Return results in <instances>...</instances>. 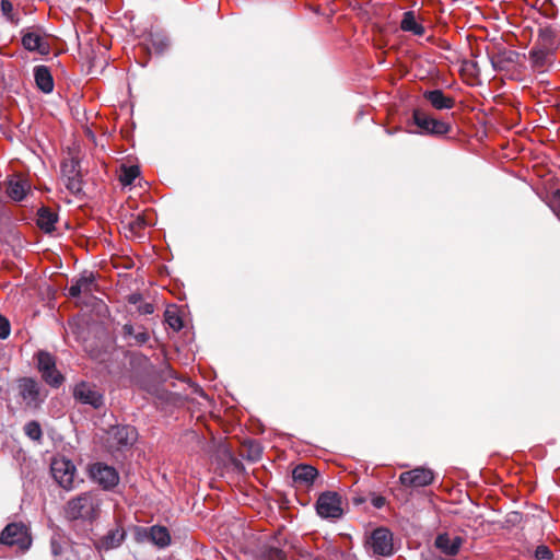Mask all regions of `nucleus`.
<instances>
[{
	"label": "nucleus",
	"instance_id": "f257e3e1",
	"mask_svg": "<svg viewBox=\"0 0 560 560\" xmlns=\"http://www.w3.org/2000/svg\"><path fill=\"white\" fill-rule=\"evenodd\" d=\"M101 499L94 492H84L68 501L65 508L67 518L92 522L98 515Z\"/></svg>",
	"mask_w": 560,
	"mask_h": 560
},
{
	"label": "nucleus",
	"instance_id": "f03ea898",
	"mask_svg": "<svg viewBox=\"0 0 560 560\" xmlns=\"http://www.w3.org/2000/svg\"><path fill=\"white\" fill-rule=\"evenodd\" d=\"M153 222L152 213L148 211L121 214V229L127 237H140L142 231Z\"/></svg>",
	"mask_w": 560,
	"mask_h": 560
},
{
	"label": "nucleus",
	"instance_id": "7ed1b4c3",
	"mask_svg": "<svg viewBox=\"0 0 560 560\" xmlns=\"http://www.w3.org/2000/svg\"><path fill=\"white\" fill-rule=\"evenodd\" d=\"M0 542L7 546H16L26 550L31 546V537L27 527L23 523L8 524L0 535Z\"/></svg>",
	"mask_w": 560,
	"mask_h": 560
},
{
	"label": "nucleus",
	"instance_id": "20e7f679",
	"mask_svg": "<svg viewBox=\"0 0 560 560\" xmlns=\"http://www.w3.org/2000/svg\"><path fill=\"white\" fill-rule=\"evenodd\" d=\"M18 395L20 402L27 409H37L43 402L38 383L28 377L19 380Z\"/></svg>",
	"mask_w": 560,
	"mask_h": 560
},
{
	"label": "nucleus",
	"instance_id": "39448f33",
	"mask_svg": "<svg viewBox=\"0 0 560 560\" xmlns=\"http://www.w3.org/2000/svg\"><path fill=\"white\" fill-rule=\"evenodd\" d=\"M61 179L70 194L78 196L82 191L79 161L70 158L61 163Z\"/></svg>",
	"mask_w": 560,
	"mask_h": 560
},
{
	"label": "nucleus",
	"instance_id": "423d86ee",
	"mask_svg": "<svg viewBox=\"0 0 560 560\" xmlns=\"http://www.w3.org/2000/svg\"><path fill=\"white\" fill-rule=\"evenodd\" d=\"M22 45L31 52L46 56L50 52V45L44 34L38 27H27L22 30Z\"/></svg>",
	"mask_w": 560,
	"mask_h": 560
},
{
	"label": "nucleus",
	"instance_id": "0eeeda50",
	"mask_svg": "<svg viewBox=\"0 0 560 560\" xmlns=\"http://www.w3.org/2000/svg\"><path fill=\"white\" fill-rule=\"evenodd\" d=\"M316 511L323 518H340L343 510L341 497L336 492H324L316 502Z\"/></svg>",
	"mask_w": 560,
	"mask_h": 560
},
{
	"label": "nucleus",
	"instance_id": "6e6552de",
	"mask_svg": "<svg viewBox=\"0 0 560 560\" xmlns=\"http://www.w3.org/2000/svg\"><path fill=\"white\" fill-rule=\"evenodd\" d=\"M4 192L8 198L15 202L21 203L27 199L32 194V185L30 180L21 175L10 176L5 183Z\"/></svg>",
	"mask_w": 560,
	"mask_h": 560
},
{
	"label": "nucleus",
	"instance_id": "1a4fd4ad",
	"mask_svg": "<svg viewBox=\"0 0 560 560\" xmlns=\"http://www.w3.org/2000/svg\"><path fill=\"white\" fill-rule=\"evenodd\" d=\"M38 370L44 381L52 387H58L63 382V376L57 371L54 357L45 351L37 354Z\"/></svg>",
	"mask_w": 560,
	"mask_h": 560
},
{
	"label": "nucleus",
	"instance_id": "9d476101",
	"mask_svg": "<svg viewBox=\"0 0 560 560\" xmlns=\"http://www.w3.org/2000/svg\"><path fill=\"white\" fill-rule=\"evenodd\" d=\"M90 476L104 490H110L119 482V475L116 469L103 463L93 464L90 467Z\"/></svg>",
	"mask_w": 560,
	"mask_h": 560
},
{
	"label": "nucleus",
	"instance_id": "9b49d317",
	"mask_svg": "<svg viewBox=\"0 0 560 560\" xmlns=\"http://www.w3.org/2000/svg\"><path fill=\"white\" fill-rule=\"evenodd\" d=\"M412 118L422 133L441 136L447 133L451 129L448 124L435 119L420 109L413 110Z\"/></svg>",
	"mask_w": 560,
	"mask_h": 560
},
{
	"label": "nucleus",
	"instance_id": "f8f14e48",
	"mask_svg": "<svg viewBox=\"0 0 560 560\" xmlns=\"http://www.w3.org/2000/svg\"><path fill=\"white\" fill-rule=\"evenodd\" d=\"M51 475L63 489H71L74 481L75 467L66 458H57L51 463Z\"/></svg>",
	"mask_w": 560,
	"mask_h": 560
},
{
	"label": "nucleus",
	"instance_id": "ddd939ff",
	"mask_svg": "<svg viewBox=\"0 0 560 560\" xmlns=\"http://www.w3.org/2000/svg\"><path fill=\"white\" fill-rule=\"evenodd\" d=\"M73 397L81 404L90 405L95 409L104 405V397L102 393L95 385L86 382H81L75 385L73 388Z\"/></svg>",
	"mask_w": 560,
	"mask_h": 560
},
{
	"label": "nucleus",
	"instance_id": "4468645a",
	"mask_svg": "<svg viewBox=\"0 0 560 560\" xmlns=\"http://www.w3.org/2000/svg\"><path fill=\"white\" fill-rule=\"evenodd\" d=\"M368 545L374 553L389 556L394 549L393 535L387 528L378 527L372 532Z\"/></svg>",
	"mask_w": 560,
	"mask_h": 560
},
{
	"label": "nucleus",
	"instance_id": "2eb2a0df",
	"mask_svg": "<svg viewBox=\"0 0 560 560\" xmlns=\"http://www.w3.org/2000/svg\"><path fill=\"white\" fill-rule=\"evenodd\" d=\"M120 337L129 347H141L150 340L148 329L140 324H132L131 322L122 325Z\"/></svg>",
	"mask_w": 560,
	"mask_h": 560
},
{
	"label": "nucleus",
	"instance_id": "dca6fc26",
	"mask_svg": "<svg viewBox=\"0 0 560 560\" xmlns=\"http://www.w3.org/2000/svg\"><path fill=\"white\" fill-rule=\"evenodd\" d=\"M110 446L116 448L132 445L137 440V431L130 425H116L108 432Z\"/></svg>",
	"mask_w": 560,
	"mask_h": 560
},
{
	"label": "nucleus",
	"instance_id": "f3484780",
	"mask_svg": "<svg viewBox=\"0 0 560 560\" xmlns=\"http://www.w3.org/2000/svg\"><path fill=\"white\" fill-rule=\"evenodd\" d=\"M434 479L433 471L427 468L418 467L409 471H405L399 476V480L404 486L425 487Z\"/></svg>",
	"mask_w": 560,
	"mask_h": 560
},
{
	"label": "nucleus",
	"instance_id": "a211bd4d",
	"mask_svg": "<svg viewBox=\"0 0 560 560\" xmlns=\"http://www.w3.org/2000/svg\"><path fill=\"white\" fill-rule=\"evenodd\" d=\"M464 540L460 536H451L447 533L436 536L434 545L443 553L447 556H456Z\"/></svg>",
	"mask_w": 560,
	"mask_h": 560
},
{
	"label": "nucleus",
	"instance_id": "6ab92c4d",
	"mask_svg": "<svg viewBox=\"0 0 560 560\" xmlns=\"http://www.w3.org/2000/svg\"><path fill=\"white\" fill-rule=\"evenodd\" d=\"M423 97L438 110L452 109L455 106L454 97L446 95L440 89L425 91Z\"/></svg>",
	"mask_w": 560,
	"mask_h": 560
},
{
	"label": "nucleus",
	"instance_id": "aec40b11",
	"mask_svg": "<svg viewBox=\"0 0 560 560\" xmlns=\"http://www.w3.org/2000/svg\"><path fill=\"white\" fill-rule=\"evenodd\" d=\"M96 290L95 277L92 272L83 275L69 288V295L79 298L81 294L92 295Z\"/></svg>",
	"mask_w": 560,
	"mask_h": 560
},
{
	"label": "nucleus",
	"instance_id": "412c9836",
	"mask_svg": "<svg viewBox=\"0 0 560 560\" xmlns=\"http://www.w3.org/2000/svg\"><path fill=\"white\" fill-rule=\"evenodd\" d=\"M34 79L36 86L45 94H49L54 91V79L51 72L46 66H36L34 68Z\"/></svg>",
	"mask_w": 560,
	"mask_h": 560
},
{
	"label": "nucleus",
	"instance_id": "4be33fe9",
	"mask_svg": "<svg viewBox=\"0 0 560 560\" xmlns=\"http://www.w3.org/2000/svg\"><path fill=\"white\" fill-rule=\"evenodd\" d=\"M400 30L416 36H422L425 33L422 20L418 19L413 11H406L402 14Z\"/></svg>",
	"mask_w": 560,
	"mask_h": 560
},
{
	"label": "nucleus",
	"instance_id": "5701e85b",
	"mask_svg": "<svg viewBox=\"0 0 560 560\" xmlns=\"http://www.w3.org/2000/svg\"><path fill=\"white\" fill-rule=\"evenodd\" d=\"M317 476V470L311 465H299L292 471L293 481L300 487L313 485Z\"/></svg>",
	"mask_w": 560,
	"mask_h": 560
},
{
	"label": "nucleus",
	"instance_id": "b1692460",
	"mask_svg": "<svg viewBox=\"0 0 560 560\" xmlns=\"http://www.w3.org/2000/svg\"><path fill=\"white\" fill-rule=\"evenodd\" d=\"M149 52L163 54L170 46L168 37L162 32L150 33L145 39Z\"/></svg>",
	"mask_w": 560,
	"mask_h": 560
},
{
	"label": "nucleus",
	"instance_id": "393cba45",
	"mask_svg": "<svg viewBox=\"0 0 560 560\" xmlns=\"http://www.w3.org/2000/svg\"><path fill=\"white\" fill-rule=\"evenodd\" d=\"M58 215L47 207H42L37 211V225L45 233H51L55 230Z\"/></svg>",
	"mask_w": 560,
	"mask_h": 560
},
{
	"label": "nucleus",
	"instance_id": "a878e982",
	"mask_svg": "<svg viewBox=\"0 0 560 560\" xmlns=\"http://www.w3.org/2000/svg\"><path fill=\"white\" fill-rule=\"evenodd\" d=\"M517 52L512 50H504L491 57L490 61L493 70L504 71L508 69L509 63L516 61Z\"/></svg>",
	"mask_w": 560,
	"mask_h": 560
},
{
	"label": "nucleus",
	"instance_id": "bb28decb",
	"mask_svg": "<svg viewBox=\"0 0 560 560\" xmlns=\"http://www.w3.org/2000/svg\"><path fill=\"white\" fill-rule=\"evenodd\" d=\"M125 538V532L120 528L109 530L100 541L98 547L104 550H109L120 546Z\"/></svg>",
	"mask_w": 560,
	"mask_h": 560
},
{
	"label": "nucleus",
	"instance_id": "cd10ccee",
	"mask_svg": "<svg viewBox=\"0 0 560 560\" xmlns=\"http://www.w3.org/2000/svg\"><path fill=\"white\" fill-rule=\"evenodd\" d=\"M149 539L160 548H164L171 542V536L167 528L158 525L149 528Z\"/></svg>",
	"mask_w": 560,
	"mask_h": 560
},
{
	"label": "nucleus",
	"instance_id": "c85d7f7f",
	"mask_svg": "<svg viewBox=\"0 0 560 560\" xmlns=\"http://www.w3.org/2000/svg\"><path fill=\"white\" fill-rule=\"evenodd\" d=\"M50 551L54 560H71V547L67 542H61L58 538H51Z\"/></svg>",
	"mask_w": 560,
	"mask_h": 560
},
{
	"label": "nucleus",
	"instance_id": "c756f323",
	"mask_svg": "<svg viewBox=\"0 0 560 560\" xmlns=\"http://www.w3.org/2000/svg\"><path fill=\"white\" fill-rule=\"evenodd\" d=\"M1 12L8 22L13 25L19 24V14L14 11L13 3L10 0H1Z\"/></svg>",
	"mask_w": 560,
	"mask_h": 560
},
{
	"label": "nucleus",
	"instance_id": "7c9ffc66",
	"mask_svg": "<svg viewBox=\"0 0 560 560\" xmlns=\"http://www.w3.org/2000/svg\"><path fill=\"white\" fill-rule=\"evenodd\" d=\"M139 176L138 166H124L119 175V179L124 186L131 185L135 179Z\"/></svg>",
	"mask_w": 560,
	"mask_h": 560
},
{
	"label": "nucleus",
	"instance_id": "2f4dec72",
	"mask_svg": "<svg viewBox=\"0 0 560 560\" xmlns=\"http://www.w3.org/2000/svg\"><path fill=\"white\" fill-rule=\"evenodd\" d=\"M548 56V50L545 48H534L529 51V59L537 68L545 66Z\"/></svg>",
	"mask_w": 560,
	"mask_h": 560
},
{
	"label": "nucleus",
	"instance_id": "473e14b6",
	"mask_svg": "<svg viewBox=\"0 0 560 560\" xmlns=\"http://www.w3.org/2000/svg\"><path fill=\"white\" fill-rule=\"evenodd\" d=\"M25 434L33 441H40L43 432L37 421H30L24 425Z\"/></svg>",
	"mask_w": 560,
	"mask_h": 560
},
{
	"label": "nucleus",
	"instance_id": "72a5a7b5",
	"mask_svg": "<svg viewBox=\"0 0 560 560\" xmlns=\"http://www.w3.org/2000/svg\"><path fill=\"white\" fill-rule=\"evenodd\" d=\"M165 322L171 328H173L176 331L183 328V319L176 311L167 310L165 312Z\"/></svg>",
	"mask_w": 560,
	"mask_h": 560
},
{
	"label": "nucleus",
	"instance_id": "f704fd0d",
	"mask_svg": "<svg viewBox=\"0 0 560 560\" xmlns=\"http://www.w3.org/2000/svg\"><path fill=\"white\" fill-rule=\"evenodd\" d=\"M547 205L555 213V215L560 220V189L552 192L547 201Z\"/></svg>",
	"mask_w": 560,
	"mask_h": 560
},
{
	"label": "nucleus",
	"instance_id": "c9c22d12",
	"mask_svg": "<svg viewBox=\"0 0 560 560\" xmlns=\"http://www.w3.org/2000/svg\"><path fill=\"white\" fill-rule=\"evenodd\" d=\"M535 557L538 560H550L552 558V551L549 547L540 545L535 550Z\"/></svg>",
	"mask_w": 560,
	"mask_h": 560
},
{
	"label": "nucleus",
	"instance_id": "e433bc0d",
	"mask_svg": "<svg viewBox=\"0 0 560 560\" xmlns=\"http://www.w3.org/2000/svg\"><path fill=\"white\" fill-rule=\"evenodd\" d=\"M10 331H11V328H10L9 320L4 316L0 315V339L8 338L10 335Z\"/></svg>",
	"mask_w": 560,
	"mask_h": 560
},
{
	"label": "nucleus",
	"instance_id": "4c0bfd02",
	"mask_svg": "<svg viewBox=\"0 0 560 560\" xmlns=\"http://www.w3.org/2000/svg\"><path fill=\"white\" fill-rule=\"evenodd\" d=\"M154 305L150 302H141L139 305H138V312L141 314V315H150V314H153L154 313Z\"/></svg>",
	"mask_w": 560,
	"mask_h": 560
},
{
	"label": "nucleus",
	"instance_id": "58836bf2",
	"mask_svg": "<svg viewBox=\"0 0 560 560\" xmlns=\"http://www.w3.org/2000/svg\"><path fill=\"white\" fill-rule=\"evenodd\" d=\"M128 302L133 305H139L142 302V295L139 293H132L128 296Z\"/></svg>",
	"mask_w": 560,
	"mask_h": 560
},
{
	"label": "nucleus",
	"instance_id": "ea45409f",
	"mask_svg": "<svg viewBox=\"0 0 560 560\" xmlns=\"http://www.w3.org/2000/svg\"><path fill=\"white\" fill-rule=\"evenodd\" d=\"M372 504L377 508V509H381L384 506L385 504V498L381 497V495H377V497H374L372 499Z\"/></svg>",
	"mask_w": 560,
	"mask_h": 560
},
{
	"label": "nucleus",
	"instance_id": "a19ab883",
	"mask_svg": "<svg viewBox=\"0 0 560 560\" xmlns=\"http://www.w3.org/2000/svg\"><path fill=\"white\" fill-rule=\"evenodd\" d=\"M273 558L276 560H284L285 556H284V553L281 550L275 549L273 550Z\"/></svg>",
	"mask_w": 560,
	"mask_h": 560
}]
</instances>
